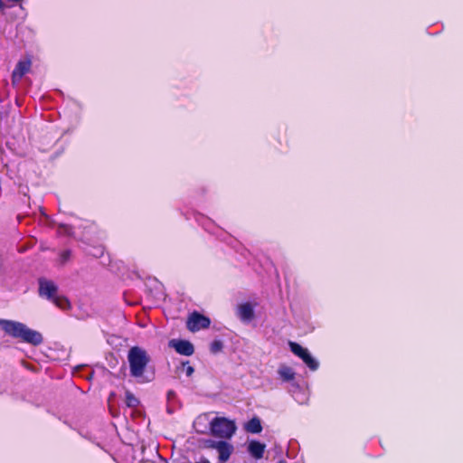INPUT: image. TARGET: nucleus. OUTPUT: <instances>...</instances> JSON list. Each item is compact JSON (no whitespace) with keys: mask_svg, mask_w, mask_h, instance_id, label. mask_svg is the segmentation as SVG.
<instances>
[{"mask_svg":"<svg viewBox=\"0 0 463 463\" xmlns=\"http://www.w3.org/2000/svg\"><path fill=\"white\" fill-rule=\"evenodd\" d=\"M168 345L182 355L190 356L194 353V345L188 340L172 339L169 341Z\"/></svg>","mask_w":463,"mask_h":463,"instance_id":"1a4fd4ad","label":"nucleus"},{"mask_svg":"<svg viewBox=\"0 0 463 463\" xmlns=\"http://www.w3.org/2000/svg\"><path fill=\"white\" fill-rule=\"evenodd\" d=\"M278 373L284 382L293 381L296 375L293 369L287 365H281L278 370Z\"/></svg>","mask_w":463,"mask_h":463,"instance_id":"ddd939ff","label":"nucleus"},{"mask_svg":"<svg viewBox=\"0 0 463 463\" xmlns=\"http://www.w3.org/2000/svg\"><path fill=\"white\" fill-rule=\"evenodd\" d=\"M244 429L249 433H252V434L260 433L262 431V425H261V421H260V418H258L256 416L251 418L245 424Z\"/></svg>","mask_w":463,"mask_h":463,"instance_id":"f8f14e48","label":"nucleus"},{"mask_svg":"<svg viewBox=\"0 0 463 463\" xmlns=\"http://www.w3.org/2000/svg\"><path fill=\"white\" fill-rule=\"evenodd\" d=\"M126 396V405L129 408H136L139 404V400L130 392L126 391L125 392Z\"/></svg>","mask_w":463,"mask_h":463,"instance_id":"4468645a","label":"nucleus"},{"mask_svg":"<svg viewBox=\"0 0 463 463\" xmlns=\"http://www.w3.org/2000/svg\"><path fill=\"white\" fill-rule=\"evenodd\" d=\"M236 429L234 421L224 417H216L210 422L212 435L220 439H231Z\"/></svg>","mask_w":463,"mask_h":463,"instance_id":"20e7f679","label":"nucleus"},{"mask_svg":"<svg viewBox=\"0 0 463 463\" xmlns=\"http://www.w3.org/2000/svg\"><path fill=\"white\" fill-rule=\"evenodd\" d=\"M4 7H5V3L3 2V0H0V11L2 9H4Z\"/></svg>","mask_w":463,"mask_h":463,"instance_id":"a211bd4d","label":"nucleus"},{"mask_svg":"<svg viewBox=\"0 0 463 463\" xmlns=\"http://www.w3.org/2000/svg\"><path fill=\"white\" fill-rule=\"evenodd\" d=\"M32 67L31 57H26L24 60H20L12 72V83L15 85L20 82L22 78L30 71Z\"/></svg>","mask_w":463,"mask_h":463,"instance_id":"6e6552de","label":"nucleus"},{"mask_svg":"<svg viewBox=\"0 0 463 463\" xmlns=\"http://www.w3.org/2000/svg\"><path fill=\"white\" fill-rule=\"evenodd\" d=\"M71 256V250H64L60 253V260L61 264H64L67 262Z\"/></svg>","mask_w":463,"mask_h":463,"instance_id":"f3484780","label":"nucleus"},{"mask_svg":"<svg viewBox=\"0 0 463 463\" xmlns=\"http://www.w3.org/2000/svg\"><path fill=\"white\" fill-rule=\"evenodd\" d=\"M210 318L197 311L191 313L186 321V327L191 332H197L201 329H206L210 326Z\"/></svg>","mask_w":463,"mask_h":463,"instance_id":"423d86ee","label":"nucleus"},{"mask_svg":"<svg viewBox=\"0 0 463 463\" xmlns=\"http://www.w3.org/2000/svg\"><path fill=\"white\" fill-rule=\"evenodd\" d=\"M172 394H174V392L173 391H169L168 392V396H172Z\"/></svg>","mask_w":463,"mask_h":463,"instance_id":"6ab92c4d","label":"nucleus"},{"mask_svg":"<svg viewBox=\"0 0 463 463\" xmlns=\"http://www.w3.org/2000/svg\"><path fill=\"white\" fill-rule=\"evenodd\" d=\"M38 284L41 298L48 299L61 310L71 309V306L69 299L65 296L58 295V287L52 280L40 278Z\"/></svg>","mask_w":463,"mask_h":463,"instance_id":"7ed1b4c3","label":"nucleus"},{"mask_svg":"<svg viewBox=\"0 0 463 463\" xmlns=\"http://www.w3.org/2000/svg\"><path fill=\"white\" fill-rule=\"evenodd\" d=\"M255 306H256V304L252 305L250 302H245V303L240 304L237 307L236 315L241 319V322L249 323L254 319V317H255L254 307Z\"/></svg>","mask_w":463,"mask_h":463,"instance_id":"9d476101","label":"nucleus"},{"mask_svg":"<svg viewBox=\"0 0 463 463\" xmlns=\"http://www.w3.org/2000/svg\"><path fill=\"white\" fill-rule=\"evenodd\" d=\"M265 448V444L258 440H251L248 445V452L255 459H260L264 456Z\"/></svg>","mask_w":463,"mask_h":463,"instance_id":"9b49d317","label":"nucleus"},{"mask_svg":"<svg viewBox=\"0 0 463 463\" xmlns=\"http://www.w3.org/2000/svg\"><path fill=\"white\" fill-rule=\"evenodd\" d=\"M0 328L5 335L21 343L38 346L43 342V336L39 331L28 327L19 321L0 318Z\"/></svg>","mask_w":463,"mask_h":463,"instance_id":"f257e3e1","label":"nucleus"},{"mask_svg":"<svg viewBox=\"0 0 463 463\" xmlns=\"http://www.w3.org/2000/svg\"><path fill=\"white\" fill-rule=\"evenodd\" d=\"M290 351L302 359L306 365L312 371H316L318 368V363L311 356L308 350L304 348L296 342L289 341L288 343Z\"/></svg>","mask_w":463,"mask_h":463,"instance_id":"39448f33","label":"nucleus"},{"mask_svg":"<svg viewBox=\"0 0 463 463\" xmlns=\"http://www.w3.org/2000/svg\"><path fill=\"white\" fill-rule=\"evenodd\" d=\"M207 447L217 450L218 460L221 463H226L234 450L232 444L225 440H210Z\"/></svg>","mask_w":463,"mask_h":463,"instance_id":"0eeeda50","label":"nucleus"},{"mask_svg":"<svg viewBox=\"0 0 463 463\" xmlns=\"http://www.w3.org/2000/svg\"><path fill=\"white\" fill-rule=\"evenodd\" d=\"M150 356L147 352L139 347L132 346L128 353V361L129 364L130 375L144 383L151 381L145 375L146 369L150 363Z\"/></svg>","mask_w":463,"mask_h":463,"instance_id":"f03ea898","label":"nucleus"},{"mask_svg":"<svg viewBox=\"0 0 463 463\" xmlns=\"http://www.w3.org/2000/svg\"><path fill=\"white\" fill-rule=\"evenodd\" d=\"M223 348V344L221 340H214L211 343V345H210V351L213 353V354H217L219 352H221Z\"/></svg>","mask_w":463,"mask_h":463,"instance_id":"2eb2a0df","label":"nucleus"},{"mask_svg":"<svg viewBox=\"0 0 463 463\" xmlns=\"http://www.w3.org/2000/svg\"><path fill=\"white\" fill-rule=\"evenodd\" d=\"M182 369L185 372L186 376L190 377L194 372V368L189 364V362L182 363Z\"/></svg>","mask_w":463,"mask_h":463,"instance_id":"dca6fc26","label":"nucleus"}]
</instances>
